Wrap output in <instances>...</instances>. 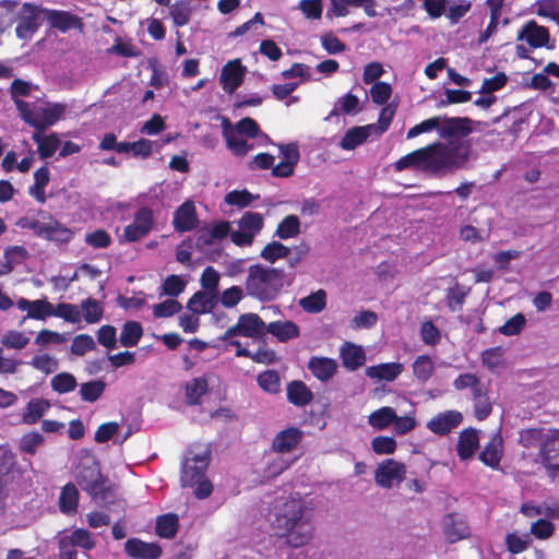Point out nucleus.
Returning <instances> with one entry per match:
<instances>
[{
	"mask_svg": "<svg viewBox=\"0 0 559 559\" xmlns=\"http://www.w3.org/2000/svg\"><path fill=\"white\" fill-rule=\"evenodd\" d=\"M304 439V431L298 427H288L278 431L272 441V450L276 453H289Z\"/></svg>",
	"mask_w": 559,
	"mask_h": 559,
	"instance_id": "4468645a",
	"label": "nucleus"
},
{
	"mask_svg": "<svg viewBox=\"0 0 559 559\" xmlns=\"http://www.w3.org/2000/svg\"><path fill=\"white\" fill-rule=\"evenodd\" d=\"M64 536L68 537V540L74 547H80L84 550H92L96 545L92 534L85 528H75L71 534Z\"/></svg>",
	"mask_w": 559,
	"mask_h": 559,
	"instance_id": "3c124183",
	"label": "nucleus"
},
{
	"mask_svg": "<svg viewBox=\"0 0 559 559\" xmlns=\"http://www.w3.org/2000/svg\"><path fill=\"white\" fill-rule=\"evenodd\" d=\"M182 306L176 299H166L154 306L153 314L156 318H168L181 310Z\"/></svg>",
	"mask_w": 559,
	"mask_h": 559,
	"instance_id": "338daca9",
	"label": "nucleus"
},
{
	"mask_svg": "<svg viewBox=\"0 0 559 559\" xmlns=\"http://www.w3.org/2000/svg\"><path fill=\"white\" fill-rule=\"evenodd\" d=\"M217 296L207 292H197L188 301V308L195 314L210 312L217 302Z\"/></svg>",
	"mask_w": 559,
	"mask_h": 559,
	"instance_id": "2f4dec72",
	"label": "nucleus"
},
{
	"mask_svg": "<svg viewBox=\"0 0 559 559\" xmlns=\"http://www.w3.org/2000/svg\"><path fill=\"white\" fill-rule=\"evenodd\" d=\"M49 228L45 239L60 243H68L72 240L74 233L62 225L59 221L48 215Z\"/></svg>",
	"mask_w": 559,
	"mask_h": 559,
	"instance_id": "ea45409f",
	"label": "nucleus"
},
{
	"mask_svg": "<svg viewBox=\"0 0 559 559\" xmlns=\"http://www.w3.org/2000/svg\"><path fill=\"white\" fill-rule=\"evenodd\" d=\"M270 333L281 343L297 338L300 335L299 326L290 320L273 321L266 324L265 334Z\"/></svg>",
	"mask_w": 559,
	"mask_h": 559,
	"instance_id": "5701e85b",
	"label": "nucleus"
},
{
	"mask_svg": "<svg viewBox=\"0 0 559 559\" xmlns=\"http://www.w3.org/2000/svg\"><path fill=\"white\" fill-rule=\"evenodd\" d=\"M4 262L0 263V276L10 274L14 267L29 258L24 246H9L3 252Z\"/></svg>",
	"mask_w": 559,
	"mask_h": 559,
	"instance_id": "b1692460",
	"label": "nucleus"
},
{
	"mask_svg": "<svg viewBox=\"0 0 559 559\" xmlns=\"http://www.w3.org/2000/svg\"><path fill=\"white\" fill-rule=\"evenodd\" d=\"M371 99L377 105H384L392 95V87L389 83L378 81L370 88Z\"/></svg>",
	"mask_w": 559,
	"mask_h": 559,
	"instance_id": "680f3d73",
	"label": "nucleus"
},
{
	"mask_svg": "<svg viewBox=\"0 0 559 559\" xmlns=\"http://www.w3.org/2000/svg\"><path fill=\"white\" fill-rule=\"evenodd\" d=\"M39 11L31 3H24L19 12L15 34L20 39L31 38L38 29Z\"/></svg>",
	"mask_w": 559,
	"mask_h": 559,
	"instance_id": "f8f14e48",
	"label": "nucleus"
},
{
	"mask_svg": "<svg viewBox=\"0 0 559 559\" xmlns=\"http://www.w3.org/2000/svg\"><path fill=\"white\" fill-rule=\"evenodd\" d=\"M287 401L297 407H305L313 400L310 388L301 380H293L286 386Z\"/></svg>",
	"mask_w": 559,
	"mask_h": 559,
	"instance_id": "412c9836",
	"label": "nucleus"
},
{
	"mask_svg": "<svg viewBox=\"0 0 559 559\" xmlns=\"http://www.w3.org/2000/svg\"><path fill=\"white\" fill-rule=\"evenodd\" d=\"M526 325V319L523 313L519 312L507 320L501 326L498 328V332L506 336L519 335Z\"/></svg>",
	"mask_w": 559,
	"mask_h": 559,
	"instance_id": "09e8293b",
	"label": "nucleus"
},
{
	"mask_svg": "<svg viewBox=\"0 0 559 559\" xmlns=\"http://www.w3.org/2000/svg\"><path fill=\"white\" fill-rule=\"evenodd\" d=\"M238 226L255 236L263 227V217L257 212H246L239 219Z\"/></svg>",
	"mask_w": 559,
	"mask_h": 559,
	"instance_id": "8fccbe9b",
	"label": "nucleus"
},
{
	"mask_svg": "<svg viewBox=\"0 0 559 559\" xmlns=\"http://www.w3.org/2000/svg\"><path fill=\"white\" fill-rule=\"evenodd\" d=\"M219 278V273L213 266H206L201 274V286L205 292L217 296Z\"/></svg>",
	"mask_w": 559,
	"mask_h": 559,
	"instance_id": "864d4df0",
	"label": "nucleus"
},
{
	"mask_svg": "<svg viewBox=\"0 0 559 559\" xmlns=\"http://www.w3.org/2000/svg\"><path fill=\"white\" fill-rule=\"evenodd\" d=\"M463 421V415L455 409L438 413L427 423V428L438 436H445L459 427Z\"/></svg>",
	"mask_w": 559,
	"mask_h": 559,
	"instance_id": "ddd939ff",
	"label": "nucleus"
},
{
	"mask_svg": "<svg viewBox=\"0 0 559 559\" xmlns=\"http://www.w3.org/2000/svg\"><path fill=\"white\" fill-rule=\"evenodd\" d=\"M502 438L499 433L492 436L489 442L479 453L478 459L491 468H497L502 457Z\"/></svg>",
	"mask_w": 559,
	"mask_h": 559,
	"instance_id": "a878e982",
	"label": "nucleus"
},
{
	"mask_svg": "<svg viewBox=\"0 0 559 559\" xmlns=\"http://www.w3.org/2000/svg\"><path fill=\"white\" fill-rule=\"evenodd\" d=\"M104 476L98 461L91 456L82 460L78 466L76 483L85 492H95Z\"/></svg>",
	"mask_w": 559,
	"mask_h": 559,
	"instance_id": "0eeeda50",
	"label": "nucleus"
},
{
	"mask_svg": "<svg viewBox=\"0 0 559 559\" xmlns=\"http://www.w3.org/2000/svg\"><path fill=\"white\" fill-rule=\"evenodd\" d=\"M290 253V249L280 241H272L267 243L261 251V258L270 263H274L276 260L287 258Z\"/></svg>",
	"mask_w": 559,
	"mask_h": 559,
	"instance_id": "a18cd8bd",
	"label": "nucleus"
},
{
	"mask_svg": "<svg viewBox=\"0 0 559 559\" xmlns=\"http://www.w3.org/2000/svg\"><path fill=\"white\" fill-rule=\"evenodd\" d=\"M420 337L426 345L435 346L440 342L441 333L438 326L428 320L421 323Z\"/></svg>",
	"mask_w": 559,
	"mask_h": 559,
	"instance_id": "052dcab7",
	"label": "nucleus"
},
{
	"mask_svg": "<svg viewBox=\"0 0 559 559\" xmlns=\"http://www.w3.org/2000/svg\"><path fill=\"white\" fill-rule=\"evenodd\" d=\"M395 413L393 407L382 406L369 415L368 423L377 430H384L394 421Z\"/></svg>",
	"mask_w": 559,
	"mask_h": 559,
	"instance_id": "e433bc0d",
	"label": "nucleus"
},
{
	"mask_svg": "<svg viewBox=\"0 0 559 559\" xmlns=\"http://www.w3.org/2000/svg\"><path fill=\"white\" fill-rule=\"evenodd\" d=\"M209 392V382L205 377H197L185 385L186 404L190 406L201 405L202 397Z\"/></svg>",
	"mask_w": 559,
	"mask_h": 559,
	"instance_id": "c756f323",
	"label": "nucleus"
},
{
	"mask_svg": "<svg viewBox=\"0 0 559 559\" xmlns=\"http://www.w3.org/2000/svg\"><path fill=\"white\" fill-rule=\"evenodd\" d=\"M50 407L49 401L45 399H32L25 408V412L22 415V420L24 424L34 425L36 424L48 411Z\"/></svg>",
	"mask_w": 559,
	"mask_h": 559,
	"instance_id": "f704fd0d",
	"label": "nucleus"
},
{
	"mask_svg": "<svg viewBox=\"0 0 559 559\" xmlns=\"http://www.w3.org/2000/svg\"><path fill=\"white\" fill-rule=\"evenodd\" d=\"M272 527L288 547L307 546L316 531L312 509L304 499L290 497L276 508Z\"/></svg>",
	"mask_w": 559,
	"mask_h": 559,
	"instance_id": "f03ea898",
	"label": "nucleus"
},
{
	"mask_svg": "<svg viewBox=\"0 0 559 559\" xmlns=\"http://www.w3.org/2000/svg\"><path fill=\"white\" fill-rule=\"evenodd\" d=\"M479 448V437L475 428L463 429L457 439L456 452L461 461L469 460Z\"/></svg>",
	"mask_w": 559,
	"mask_h": 559,
	"instance_id": "6ab92c4d",
	"label": "nucleus"
},
{
	"mask_svg": "<svg viewBox=\"0 0 559 559\" xmlns=\"http://www.w3.org/2000/svg\"><path fill=\"white\" fill-rule=\"evenodd\" d=\"M373 128L374 124H367L348 129L341 140L340 146L345 151H352L356 148L358 145L367 141Z\"/></svg>",
	"mask_w": 559,
	"mask_h": 559,
	"instance_id": "c85d7f7f",
	"label": "nucleus"
},
{
	"mask_svg": "<svg viewBox=\"0 0 559 559\" xmlns=\"http://www.w3.org/2000/svg\"><path fill=\"white\" fill-rule=\"evenodd\" d=\"M403 370L404 366L401 362H384L368 367L366 369V374L371 379L392 382L403 372Z\"/></svg>",
	"mask_w": 559,
	"mask_h": 559,
	"instance_id": "cd10ccee",
	"label": "nucleus"
},
{
	"mask_svg": "<svg viewBox=\"0 0 559 559\" xmlns=\"http://www.w3.org/2000/svg\"><path fill=\"white\" fill-rule=\"evenodd\" d=\"M211 455L209 452L193 454L181 463L180 481L182 487H192L205 475Z\"/></svg>",
	"mask_w": 559,
	"mask_h": 559,
	"instance_id": "423d86ee",
	"label": "nucleus"
},
{
	"mask_svg": "<svg viewBox=\"0 0 559 559\" xmlns=\"http://www.w3.org/2000/svg\"><path fill=\"white\" fill-rule=\"evenodd\" d=\"M124 551L133 559H158L163 552L157 543H146L135 537L124 543Z\"/></svg>",
	"mask_w": 559,
	"mask_h": 559,
	"instance_id": "dca6fc26",
	"label": "nucleus"
},
{
	"mask_svg": "<svg viewBox=\"0 0 559 559\" xmlns=\"http://www.w3.org/2000/svg\"><path fill=\"white\" fill-rule=\"evenodd\" d=\"M106 383L103 380H93L81 384L80 395L85 402L94 403L104 393Z\"/></svg>",
	"mask_w": 559,
	"mask_h": 559,
	"instance_id": "c03bdc74",
	"label": "nucleus"
},
{
	"mask_svg": "<svg viewBox=\"0 0 559 559\" xmlns=\"http://www.w3.org/2000/svg\"><path fill=\"white\" fill-rule=\"evenodd\" d=\"M530 544L531 538L527 534H525L524 537H521L515 533H509L506 536L507 549L513 555L525 551L530 547Z\"/></svg>",
	"mask_w": 559,
	"mask_h": 559,
	"instance_id": "bf43d9fd",
	"label": "nucleus"
},
{
	"mask_svg": "<svg viewBox=\"0 0 559 559\" xmlns=\"http://www.w3.org/2000/svg\"><path fill=\"white\" fill-rule=\"evenodd\" d=\"M299 306L308 313H319L326 307V293L324 289H318L314 293L301 298Z\"/></svg>",
	"mask_w": 559,
	"mask_h": 559,
	"instance_id": "a19ab883",
	"label": "nucleus"
},
{
	"mask_svg": "<svg viewBox=\"0 0 559 559\" xmlns=\"http://www.w3.org/2000/svg\"><path fill=\"white\" fill-rule=\"evenodd\" d=\"M179 528V518L176 513L159 515L156 520L155 531L162 538L171 539L176 536Z\"/></svg>",
	"mask_w": 559,
	"mask_h": 559,
	"instance_id": "72a5a7b5",
	"label": "nucleus"
},
{
	"mask_svg": "<svg viewBox=\"0 0 559 559\" xmlns=\"http://www.w3.org/2000/svg\"><path fill=\"white\" fill-rule=\"evenodd\" d=\"M473 132V120L468 117L441 116L439 135L441 139L453 141L468 136Z\"/></svg>",
	"mask_w": 559,
	"mask_h": 559,
	"instance_id": "1a4fd4ad",
	"label": "nucleus"
},
{
	"mask_svg": "<svg viewBox=\"0 0 559 559\" xmlns=\"http://www.w3.org/2000/svg\"><path fill=\"white\" fill-rule=\"evenodd\" d=\"M265 329L266 324L258 313L247 312L240 314L237 323L229 326L219 338L227 341L236 336H243L258 340L265 335Z\"/></svg>",
	"mask_w": 559,
	"mask_h": 559,
	"instance_id": "39448f33",
	"label": "nucleus"
},
{
	"mask_svg": "<svg viewBox=\"0 0 559 559\" xmlns=\"http://www.w3.org/2000/svg\"><path fill=\"white\" fill-rule=\"evenodd\" d=\"M549 37L548 29L532 20L523 25L516 40H526L532 48H539L547 45Z\"/></svg>",
	"mask_w": 559,
	"mask_h": 559,
	"instance_id": "a211bd4d",
	"label": "nucleus"
},
{
	"mask_svg": "<svg viewBox=\"0 0 559 559\" xmlns=\"http://www.w3.org/2000/svg\"><path fill=\"white\" fill-rule=\"evenodd\" d=\"M257 382L269 394H277L281 391V377L276 370L270 369L259 373Z\"/></svg>",
	"mask_w": 559,
	"mask_h": 559,
	"instance_id": "37998d69",
	"label": "nucleus"
},
{
	"mask_svg": "<svg viewBox=\"0 0 559 559\" xmlns=\"http://www.w3.org/2000/svg\"><path fill=\"white\" fill-rule=\"evenodd\" d=\"M342 365L349 371H355L364 366L366 355L361 346L345 342L340 349Z\"/></svg>",
	"mask_w": 559,
	"mask_h": 559,
	"instance_id": "4be33fe9",
	"label": "nucleus"
},
{
	"mask_svg": "<svg viewBox=\"0 0 559 559\" xmlns=\"http://www.w3.org/2000/svg\"><path fill=\"white\" fill-rule=\"evenodd\" d=\"M44 131L36 130L32 140L37 144V153L41 159L50 158L60 147L61 141L56 132L48 135L43 134Z\"/></svg>",
	"mask_w": 559,
	"mask_h": 559,
	"instance_id": "393cba45",
	"label": "nucleus"
},
{
	"mask_svg": "<svg viewBox=\"0 0 559 559\" xmlns=\"http://www.w3.org/2000/svg\"><path fill=\"white\" fill-rule=\"evenodd\" d=\"M285 284L289 285L290 281L284 270L258 263L249 266L245 288L248 296L269 302L276 299Z\"/></svg>",
	"mask_w": 559,
	"mask_h": 559,
	"instance_id": "7ed1b4c3",
	"label": "nucleus"
},
{
	"mask_svg": "<svg viewBox=\"0 0 559 559\" xmlns=\"http://www.w3.org/2000/svg\"><path fill=\"white\" fill-rule=\"evenodd\" d=\"M52 316V304L46 299H37L33 300L31 305V309L27 312L26 318H32L36 320H45L47 317Z\"/></svg>",
	"mask_w": 559,
	"mask_h": 559,
	"instance_id": "6e6d98bb",
	"label": "nucleus"
},
{
	"mask_svg": "<svg viewBox=\"0 0 559 559\" xmlns=\"http://www.w3.org/2000/svg\"><path fill=\"white\" fill-rule=\"evenodd\" d=\"M43 442L44 437L39 432H28L21 438L20 450L26 454L34 455Z\"/></svg>",
	"mask_w": 559,
	"mask_h": 559,
	"instance_id": "774afa93",
	"label": "nucleus"
},
{
	"mask_svg": "<svg viewBox=\"0 0 559 559\" xmlns=\"http://www.w3.org/2000/svg\"><path fill=\"white\" fill-rule=\"evenodd\" d=\"M96 348V344L93 337L88 334H79L76 335L71 345V352L76 356H83L87 352H91Z\"/></svg>",
	"mask_w": 559,
	"mask_h": 559,
	"instance_id": "e2e57ef3",
	"label": "nucleus"
},
{
	"mask_svg": "<svg viewBox=\"0 0 559 559\" xmlns=\"http://www.w3.org/2000/svg\"><path fill=\"white\" fill-rule=\"evenodd\" d=\"M413 374L421 383H426L435 372V364L429 355H419L413 362Z\"/></svg>",
	"mask_w": 559,
	"mask_h": 559,
	"instance_id": "58836bf2",
	"label": "nucleus"
},
{
	"mask_svg": "<svg viewBox=\"0 0 559 559\" xmlns=\"http://www.w3.org/2000/svg\"><path fill=\"white\" fill-rule=\"evenodd\" d=\"M443 533L449 543L453 544L469 535V528L465 521L457 520L455 514L447 515Z\"/></svg>",
	"mask_w": 559,
	"mask_h": 559,
	"instance_id": "7c9ffc66",
	"label": "nucleus"
},
{
	"mask_svg": "<svg viewBox=\"0 0 559 559\" xmlns=\"http://www.w3.org/2000/svg\"><path fill=\"white\" fill-rule=\"evenodd\" d=\"M397 448L393 437L377 436L371 440V449L378 455L393 454Z\"/></svg>",
	"mask_w": 559,
	"mask_h": 559,
	"instance_id": "5fc2aeb1",
	"label": "nucleus"
},
{
	"mask_svg": "<svg viewBox=\"0 0 559 559\" xmlns=\"http://www.w3.org/2000/svg\"><path fill=\"white\" fill-rule=\"evenodd\" d=\"M542 463L551 478L559 476V430L554 431L542 444Z\"/></svg>",
	"mask_w": 559,
	"mask_h": 559,
	"instance_id": "9d476101",
	"label": "nucleus"
},
{
	"mask_svg": "<svg viewBox=\"0 0 559 559\" xmlns=\"http://www.w3.org/2000/svg\"><path fill=\"white\" fill-rule=\"evenodd\" d=\"M15 106L21 118L38 131H45L48 127L59 121L66 112L67 106L61 103L52 104L46 108L33 109L27 102L15 100Z\"/></svg>",
	"mask_w": 559,
	"mask_h": 559,
	"instance_id": "20e7f679",
	"label": "nucleus"
},
{
	"mask_svg": "<svg viewBox=\"0 0 559 559\" xmlns=\"http://www.w3.org/2000/svg\"><path fill=\"white\" fill-rule=\"evenodd\" d=\"M79 491L72 483H68L59 497V509L64 514H74L78 511Z\"/></svg>",
	"mask_w": 559,
	"mask_h": 559,
	"instance_id": "473e14b6",
	"label": "nucleus"
},
{
	"mask_svg": "<svg viewBox=\"0 0 559 559\" xmlns=\"http://www.w3.org/2000/svg\"><path fill=\"white\" fill-rule=\"evenodd\" d=\"M308 369L318 380L328 381L336 373L337 364L332 358L311 357L308 362Z\"/></svg>",
	"mask_w": 559,
	"mask_h": 559,
	"instance_id": "bb28decb",
	"label": "nucleus"
},
{
	"mask_svg": "<svg viewBox=\"0 0 559 559\" xmlns=\"http://www.w3.org/2000/svg\"><path fill=\"white\" fill-rule=\"evenodd\" d=\"M300 233V221L297 215L285 216L277 225L276 236L281 239L296 237Z\"/></svg>",
	"mask_w": 559,
	"mask_h": 559,
	"instance_id": "79ce46f5",
	"label": "nucleus"
},
{
	"mask_svg": "<svg viewBox=\"0 0 559 559\" xmlns=\"http://www.w3.org/2000/svg\"><path fill=\"white\" fill-rule=\"evenodd\" d=\"M441 116L431 117L412 127L406 134L407 139H414L421 133L437 130L439 132Z\"/></svg>",
	"mask_w": 559,
	"mask_h": 559,
	"instance_id": "13d9d810",
	"label": "nucleus"
},
{
	"mask_svg": "<svg viewBox=\"0 0 559 559\" xmlns=\"http://www.w3.org/2000/svg\"><path fill=\"white\" fill-rule=\"evenodd\" d=\"M192 14L191 0H176L169 5V15L173 19L174 25L182 27L190 22Z\"/></svg>",
	"mask_w": 559,
	"mask_h": 559,
	"instance_id": "c9c22d12",
	"label": "nucleus"
},
{
	"mask_svg": "<svg viewBox=\"0 0 559 559\" xmlns=\"http://www.w3.org/2000/svg\"><path fill=\"white\" fill-rule=\"evenodd\" d=\"M81 308L83 311L82 317L87 323H96L100 321L104 310L100 304L94 298H87L82 301Z\"/></svg>",
	"mask_w": 559,
	"mask_h": 559,
	"instance_id": "603ef678",
	"label": "nucleus"
},
{
	"mask_svg": "<svg viewBox=\"0 0 559 559\" xmlns=\"http://www.w3.org/2000/svg\"><path fill=\"white\" fill-rule=\"evenodd\" d=\"M247 73V68L241 63L240 59L229 60L222 68L219 83L227 94H233L241 86Z\"/></svg>",
	"mask_w": 559,
	"mask_h": 559,
	"instance_id": "9b49d317",
	"label": "nucleus"
},
{
	"mask_svg": "<svg viewBox=\"0 0 559 559\" xmlns=\"http://www.w3.org/2000/svg\"><path fill=\"white\" fill-rule=\"evenodd\" d=\"M45 19L51 28L61 33L83 27L81 19L69 11L45 10Z\"/></svg>",
	"mask_w": 559,
	"mask_h": 559,
	"instance_id": "2eb2a0df",
	"label": "nucleus"
},
{
	"mask_svg": "<svg viewBox=\"0 0 559 559\" xmlns=\"http://www.w3.org/2000/svg\"><path fill=\"white\" fill-rule=\"evenodd\" d=\"M52 316L62 318L64 321L70 323H79L82 319V314L78 307L67 302H60L57 307L52 306Z\"/></svg>",
	"mask_w": 559,
	"mask_h": 559,
	"instance_id": "49530a36",
	"label": "nucleus"
},
{
	"mask_svg": "<svg viewBox=\"0 0 559 559\" xmlns=\"http://www.w3.org/2000/svg\"><path fill=\"white\" fill-rule=\"evenodd\" d=\"M469 150V145L462 143L449 146L437 141L402 156L394 163V169L417 168L435 175L453 173L467 163Z\"/></svg>",
	"mask_w": 559,
	"mask_h": 559,
	"instance_id": "f257e3e1",
	"label": "nucleus"
},
{
	"mask_svg": "<svg viewBox=\"0 0 559 559\" xmlns=\"http://www.w3.org/2000/svg\"><path fill=\"white\" fill-rule=\"evenodd\" d=\"M91 498L99 506H108L115 502L116 493L111 486H106V478L102 480V485L95 490V492H88Z\"/></svg>",
	"mask_w": 559,
	"mask_h": 559,
	"instance_id": "4d7b16f0",
	"label": "nucleus"
},
{
	"mask_svg": "<svg viewBox=\"0 0 559 559\" xmlns=\"http://www.w3.org/2000/svg\"><path fill=\"white\" fill-rule=\"evenodd\" d=\"M223 135L226 140L227 148L236 156H245L254 147L253 143H249L233 130L231 123L227 118L223 119Z\"/></svg>",
	"mask_w": 559,
	"mask_h": 559,
	"instance_id": "aec40b11",
	"label": "nucleus"
},
{
	"mask_svg": "<svg viewBox=\"0 0 559 559\" xmlns=\"http://www.w3.org/2000/svg\"><path fill=\"white\" fill-rule=\"evenodd\" d=\"M406 477V466L393 459L382 461L376 472L374 480L382 488H392L394 483H401Z\"/></svg>",
	"mask_w": 559,
	"mask_h": 559,
	"instance_id": "6e6552de",
	"label": "nucleus"
},
{
	"mask_svg": "<svg viewBox=\"0 0 559 559\" xmlns=\"http://www.w3.org/2000/svg\"><path fill=\"white\" fill-rule=\"evenodd\" d=\"M508 76L504 72H498L491 78L485 79L481 83L479 93L492 94L493 92L500 91L506 86Z\"/></svg>",
	"mask_w": 559,
	"mask_h": 559,
	"instance_id": "69168bd1",
	"label": "nucleus"
},
{
	"mask_svg": "<svg viewBox=\"0 0 559 559\" xmlns=\"http://www.w3.org/2000/svg\"><path fill=\"white\" fill-rule=\"evenodd\" d=\"M199 219L192 201L183 202L174 213L173 225L176 231L186 233L198 227Z\"/></svg>",
	"mask_w": 559,
	"mask_h": 559,
	"instance_id": "f3484780",
	"label": "nucleus"
},
{
	"mask_svg": "<svg viewBox=\"0 0 559 559\" xmlns=\"http://www.w3.org/2000/svg\"><path fill=\"white\" fill-rule=\"evenodd\" d=\"M76 379L69 372L57 373L51 379V388L59 394H64L73 391L76 388Z\"/></svg>",
	"mask_w": 559,
	"mask_h": 559,
	"instance_id": "de8ad7c7",
	"label": "nucleus"
},
{
	"mask_svg": "<svg viewBox=\"0 0 559 559\" xmlns=\"http://www.w3.org/2000/svg\"><path fill=\"white\" fill-rule=\"evenodd\" d=\"M233 130L239 135L245 134L250 139H255L261 133L259 123L250 117L240 119L236 122L235 129Z\"/></svg>",
	"mask_w": 559,
	"mask_h": 559,
	"instance_id": "0e129e2a",
	"label": "nucleus"
},
{
	"mask_svg": "<svg viewBox=\"0 0 559 559\" xmlns=\"http://www.w3.org/2000/svg\"><path fill=\"white\" fill-rule=\"evenodd\" d=\"M143 335V328L138 321H127L122 325L120 333V344L124 347H133L138 345Z\"/></svg>",
	"mask_w": 559,
	"mask_h": 559,
	"instance_id": "4c0bfd02",
	"label": "nucleus"
}]
</instances>
